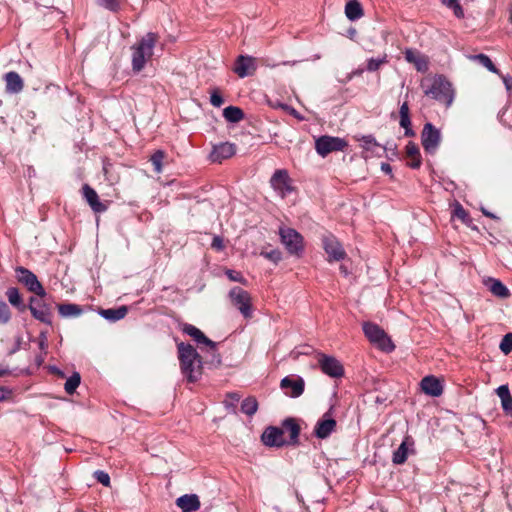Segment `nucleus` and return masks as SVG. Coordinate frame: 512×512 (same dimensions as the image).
<instances>
[{
  "instance_id": "473e14b6",
  "label": "nucleus",
  "mask_w": 512,
  "mask_h": 512,
  "mask_svg": "<svg viewBox=\"0 0 512 512\" xmlns=\"http://www.w3.org/2000/svg\"><path fill=\"white\" fill-rule=\"evenodd\" d=\"M58 309L63 317L79 316L82 313V309L75 304L60 305Z\"/></svg>"
},
{
  "instance_id": "4d7b16f0",
  "label": "nucleus",
  "mask_w": 512,
  "mask_h": 512,
  "mask_svg": "<svg viewBox=\"0 0 512 512\" xmlns=\"http://www.w3.org/2000/svg\"><path fill=\"white\" fill-rule=\"evenodd\" d=\"M229 398H231L233 401H239V396L236 394L229 395Z\"/></svg>"
},
{
  "instance_id": "7ed1b4c3",
  "label": "nucleus",
  "mask_w": 512,
  "mask_h": 512,
  "mask_svg": "<svg viewBox=\"0 0 512 512\" xmlns=\"http://www.w3.org/2000/svg\"><path fill=\"white\" fill-rule=\"evenodd\" d=\"M179 359L182 371L190 381H195L201 373V361L196 350L189 344H178Z\"/></svg>"
},
{
  "instance_id": "603ef678",
  "label": "nucleus",
  "mask_w": 512,
  "mask_h": 512,
  "mask_svg": "<svg viewBox=\"0 0 512 512\" xmlns=\"http://www.w3.org/2000/svg\"><path fill=\"white\" fill-rule=\"evenodd\" d=\"M212 247L218 250L223 249L224 245L222 239L220 237H215L212 241Z\"/></svg>"
},
{
  "instance_id": "680f3d73",
  "label": "nucleus",
  "mask_w": 512,
  "mask_h": 512,
  "mask_svg": "<svg viewBox=\"0 0 512 512\" xmlns=\"http://www.w3.org/2000/svg\"><path fill=\"white\" fill-rule=\"evenodd\" d=\"M510 21L512 22V9L510 10Z\"/></svg>"
},
{
  "instance_id": "20e7f679",
  "label": "nucleus",
  "mask_w": 512,
  "mask_h": 512,
  "mask_svg": "<svg viewBox=\"0 0 512 512\" xmlns=\"http://www.w3.org/2000/svg\"><path fill=\"white\" fill-rule=\"evenodd\" d=\"M363 331L369 341L376 345L379 349L386 352H391L394 350L395 345L393 344L392 340L378 325L366 322L363 324Z\"/></svg>"
},
{
  "instance_id": "2f4dec72",
  "label": "nucleus",
  "mask_w": 512,
  "mask_h": 512,
  "mask_svg": "<svg viewBox=\"0 0 512 512\" xmlns=\"http://www.w3.org/2000/svg\"><path fill=\"white\" fill-rule=\"evenodd\" d=\"M490 291L498 297L506 298L509 296V290L499 280L492 279L490 281Z\"/></svg>"
},
{
  "instance_id": "8fccbe9b",
  "label": "nucleus",
  "mask_w": 512,
  "mask_h": 512,
  "mask_svg": "<svg viewBox=\"0 0 512 512\" xmlns=\"http://www.w3.org/2000/svg\"><path fill=\"white\" fill-rule=\"evenodd\" d=\"M400 125L406 129V132L405 134L406 135H412L413 133L411 132V130H409V125H410V118L409 116H402L400 117Z\"/></svg>"
},
{
  "instance_id": "bb28decb",
  "label": "nucleus",
  "mask_w": 512,
  "mask_h": 512,
  "mask_svg": "<svg viewBox=\"0 0 512 512\" xmlns=\"http://www.w3.org/2000/svg\"><path fill=\"white\" fill-rule=\"evenodd\" d=\"M345 15L351 20H357L363 16V9L357 0H349L345 6Z\"/></svg>"
},
{
  "instance_id": "a19ab883",
  "label": "nucleus",
  "mask_w": 512,
  "mask_h": 512,
  "mask_svg": "<svg viewBox=\"0 0 512 512\" xmlns=\"http://www.w3.org/2000/svg\"><path fill=\"white\" fill-rule=\"evenodd\" d=\"M164 158V153L162 151L155 152L151 157V162L155 167L156 172L160 173L162 171V160Z\"/></svg>"
},
{
  "instance_id": "c85d7f7f",
  "label": "nucleus",
  "mask_w": 512,
  "mask_h": 512,
  "mask_svg": "<svg viewBox=\"0 0 512 512\" xmlns=\"http://www.w3.org/2000/svg\"><path fill=\"white\" fill-rule=\"evenodd\" d=\"M224 118L229 122H239L243 119V111L236 106H228L223 110Z\"/></svg>"
},
{
  "instance_id": "f03ea898",
  "label": "nucleus",
  "mask_w": 512,
  "mask_h": 512,
  "mask_svg": "<svg viewBox=\"0 0 512 512\" xmlns=\"http://www.w3.org/2000/svg\"><path fill=\"white\" fill-rule=\"evenodd\" d=\"M157 39L156 34L148 33L132 46L131 62L133 71L140 72L146 62L151 59Z\"/></svg>"
},
{
  "instance_id": "58836bf2",
  "label": "nucleus",
  "mask_w": 512,
  "mask_h": 512,
  "mask_svg": "<svg viewBox=\"0 0 512 512\" xmlns=\"http://www.w3.org/2000/svg\"><path fill=\"white\" fill-rule=\"evenodd\" d=\"M500 349L506 355L512 351V333H508L503 337Z\"/></svg>"
},
{
  "instance_id": "c756f323",
  "label": "nucleus",
  "mask_w": 512,
  "mask_h": 512,
  "mask_svg": "<svg viewBox=\"0 0 512 512\" xmlns=\"http://www.w3.org/2000/svg\"><path fill=\"white\" fill-rule=\"evenodd\" d=\"M281 430H284V435H289L290 440L292 442H295L297 440L300 432L299 425L292 419L284 421Z\"/></svg>"
},
{
  "instance_id": "0eeeda50",
  "label": "nucleus",
  "mask_w": 512,
  "mask_h": 512,
  "mask_svg": "<svg viewBox=\"0 0 512 512\" xmlns=\"http://www.w3.org/2000/svg\"><path fill=\"white\" fill-rule=\"evenodd\" d=\"M229 299L232 305L235 306L245 318L251 317V296L247 291L240 287H234L229 292Z\"/></svg>"
},
{
  "instance_id": "4be33fe9",
  "label": "nucleus",
  "mask_w": 512,
  "mask_h": 512,
  "mask_svg": "<svg viewBox=\"0 0 512 512\" xmlns=\"http://www.w3.org/2000/svg\"><path fill=\"white\" fill-rule=\"evenodd\" d=\"M83 195L94 212L100 213L107 209V207L100 202L96 191L87 184L83 186Z\"/></svg>"
},
{
  "instance_id": "5fc2aeb1",
  "label": "nucleus",
  "mask_w": 512,
  "mask_h": 512,
  "mask_svg": "<svg viewBox=\"0 0 512 512\" xmlns=\"http://www.w3.org/2000/svg\"><path fill=\"white\" fill-rule=\"evenodd\" d=\"M381 170L385 173H391L392 171L391 166L388 163H382Z\"/></svg>"
},
{
  "instance_id": "6ab92c4d",
  "label": "nucleus",
  "mask_w": 512,
  "mask_h": 512,
  "mask_svg": "<svg viewBox=\"0 0 512 512\" xmlns=\"http://www.w3.org/2000/svg\"><path fill=\"white\" fill-rule=\"evenodd\" d=\"M280 387L287 391L286 394L290 397H299L304 391V380L302 378L292 379L285 377L281 380Z\"/></svg>"
},
{
  "instance_id": "7c9ffc66",
  "label": "nucleus",
  "mask_w": 512,
  "mask_h": 512,
  "mask_svg": "<svg viewBox=\"0 0 512 512\" xmlns=\"http://www.w3.org/2000/svg\"><path fill=\"white\" fill-rule=\"evenodd\" d=\"M7 298L9 302L15 306L18 307L21 311H24L26 309L25 305L22 304V298L19 294V291L17 288L11 287L6 292Z\"/></svg>"
},
{
  "instance_id": "aec40b11",
  "label": "nucleus",
  "mask_w": 512,
  "mask_h": 512,
  "mask_svg": "<svg viewBox=\"0 0 512 512\" xmlns=\"http://www.w3.org/2000/svg\"><path fill=\"white\" fill-rule=\"evenodd\" d=\"M422 391L430 396L438 397L443 392V386L441 381L434 376H426L421 380Z\"/></svg>"
},
{
  "instance_id": "b1692460",
  "label": "nucleus",
  "mask_w": 512,
  "mask_h": 512,
  "mask_svg": "<svg viewBox=\"0 0 512 512\" xmlns=\"http://www.w3.org/2000/svg\"><path fill=\"white\" fill-rule=\"evenodd\" d=\"M6 90L9 93H19L24 87V83L20 75L16 72H8L5 75Z\"/></svg>"
},
{
  "instance_id": "5701e85b",
  "label": "nucleus",
  "mask_w": 512,
  "mask_h": 512,
  "mask_svg": "<svg viewBox=\"0 0 512 512\" xmlns=\"http://www.w3.org/2000/svg\"><path fill=\"white\" fill-rule=\"evenodd\" d=\"M183 331L192 337L198 344H205L211 349H215V343L208 339L203 332L193 325H185Z\"/></svg>"
},
{
  "instance_id": "1a4fd4ad",
  "label": "nucleus",
  "mask_w": 512,
  "mask_h": 512,
  "mask_svg": "<svg viewBox=\"0 0 512 512\" xmlns=\"http://www.w3.org/2000/svg\"><path fill=\"white\" fill-rule=\"evenodd\" d=\"M16 271L18 273V280L26 285L31 292L40 297L45 296V290L35 274L25 268H18Z\"/></svg>"
},
{
  "instance_id": "39448f33",
  "label": "nucleus",
  "mask_w": 512,
  "mask_h": 512,
  "mask_svg": "<svg viewBox=\"0 0 512 512\" xmlns=\"http://www.w3.org/2000/svg\"><path fill=\"white\" fill-rule=\"evenodd\" d=\"M282 244L285 246L290 254L299 256L303 251V238L294 229L289 227H282L279 230Z\"/></svg>"
},
{
  "instance_id": "f3484780",
  "label": "nucleus",
  "mask_w": 512,
  "mask_h": 512,
  "mask_svg": "<svg viewBox=\"0 0 512 512\" xmlns=\"http://www.w3.org/2000/svg\"><path fill=\"white\" fill-rule=\"evenodd\" d=\"M262 441L267 446L280 447L286 443L284 430L277 427H269L262 434Z\"/></svg>"
},
{
  "instance_id": "bf43d9fd",
  "label": "nucleus",
  "mask_w": 512,
  "mask_h": 512,
  "mask_svg": "<svg viewBox=\"0 0 512 512\" xmlns=\"http://www.w3.org/2000/svg\"><path fill=\"white\" fill-rule=\"evenodd\" d=\"M3 391L4 390L0 388V401L4 399V396L2 395Z\"/></svg>"
},
{
  "instance_id": "423d86ee",
  "label": "nucleus",
  "mask_w": 512,
  "mask_h": 512,
  "mask_svg": "<svg viewBox=\"0 0 512 512\" xmlns=\"http://www.w3.org/2000/svg\"><path fill=\"white\" fill-rule=\"evenodd\" d=\"M348 146L344 138L324 135L315 142V148L319 155L325 157L335 151H343Z\"/></svg>"
},
{
  "instance_id": "a211bd4d",
  "label": "nucleus",
  "mask_w": 512,
  "mask_h": 512,
  "mask_svg": "<svg viewBox=\"0 0 512 512\" xmlns=\"http://www.w3.org/2000/svg\"><path fill=\"white\" fill-rule=\"evenodd\" d=\"M405 60L408 63H411L414 65V67L419 72H426L428 70L429 62L428 58L420 53L419 51L413 50V49H406L404 51Z\"/></svg>"
},
{
  "instance_id": "6e6552de",
  "label": "nucleus",
  "mask_w": 512,
  "mask_h": 512,
  "mask_svg": "<svg viewBox=\"0 0 512 512\" xmlns=\"http://www.w3.org/2000/svg\"><path fill=\"white\" fill-rule=\"evenodd\" d=\"M421 141L426 152L434 153L441 141L440 131L430 123L425 124L421 134Z\"/></svg>"
},
{
  "instance_id": "37998d69",
  "label": "nucleus",
  "mask_w": 512,
  "mask_h": 512,
  "mask_svg": "<svg viewBox=\"0 0 512 512\" xmlns=\"http://www.w3.org/2000/svg\"><path fill=\"white\" fill-rule=\"evenodd\" d=\"M10 310L6 303L0 301V322L7 323L10 320Z\"/></svg>"
},
{
  "instance_id": "72a5a7b5",
  "label": "nucleus",
  "mask_w": 512,
  "mask_h": 512,
  "mask_svg": "<svg viewBox=\"0 0 512 512\" xmlns=\"http://www.w3.org/2000/svg\"><path fill=\"white\" fill-rule=\"evenodd\" d=\"M408 456L407 442L403 441L399 448L393 454V462L395 464H402L406 461Z\"/></svg>"
},
{
  "instance_id": "f8f14e48",
  "label": "nucleus",
  "mask_w": 512,
  "mask_h": 512,
  "mask_svg": "<svg viewBox=\"0 0 512 512\" xmlns=\"http://www.w3.org/2000/svg\"><path fill=\"white\" fill-rule=\"evenodd\" d=\"M270 183L282 198L292 191L291 180L286 170H277L271 177Z\"/></svg>"
},
{
  "instance_id": "cd10ccee",
  "label": "nucleus",
  "mask_w": 512,
  "mask_h": 512,
  "mask_svg": "<svg viewBox=\"0 0 512 512\" xmlns=\"http://www.w3.org/2000/svg\"><path fill=\"white\" fill-rule=\"evenodd\" d=\"M127 307L121 306L117 309H103L100 311V315L110 321H117L124 318L127 314Z\"/></svg>"
},
{
  "instance_id": "ea45409f",
  "label": "nucleus",
  "mask_w": 512,
  "mask_h": 512,
  "mask_svg": "<svg viewBox=\"0 0 512 512\" xmlns=\"http://www.w3.org/2000/svg\"><path fill=\"white\" fill-rule=\"evenodd\" d=\"M385 63H387L386 55H383V57L378 58V59L371 58L368 61L367 69L369 71H376L382 64H385Z\"/></svg>"
},
{
  "instance_id": "79ce46f5",
  "label": "nucleus",
  "mask_w": 512,
  "mask_h": 512,
  "mask_svg": "<svg viewBox=\"0 0 512 512\" xmlns=\"http://www.w3.org/2000/svg\"><path fill=\"white\" fill-rule=\"evenodd\" d=\"M210 102L215 107H220L224 103V100L219 89L214 88L211 90Z\"/></svg>"
},
{
  "instance_id": "a18cd8bd",
  "label": "nucleus",
  "mask_w": 512,
  "mask_h": 512,
  "mask_svg": "<svg viewBox=\"0 0 512 512\" xmlns=\"http://www.w3.org/2000/svg\"><path fill=\"white\" fill-rule=\"evenodd\" d=\"M94 476L104 486H106V487L110 486V477H109V475L106 472H104V471H96L94 473Z\"/></svg>"
},
{
  "instance_id": "6e6d98bb",
  "label": "nucleus",
  "mask_w": 512,
  "mask_h": 512,
  "mask_svg": "<svg viewBox=\"0 0 512 512\" xmlns=\"http://www.w3.org/2000/svg\"><path fill=\"white\" fill-rule=\"evenodd\" d=\"M481 210H482V212H483V214H484L485 216L490 217V218H493V219H497V216H496V215H494L493 213H491V212L487 211L485 208H482Z\"/></svg>"
},
{
  "instance_id": "412c9836",
  "label": "nucleus",
  "mask_w": 512,
  "mask_h": 512,
  "mask_svg": "<svg viewBox=\"0 0 512 512\" xmlns=\"http://www.w3.org/2000/svg\"><path fill=\"white\" fill-rule=\"evenodd\" d=\"M176 505L183 512L197 511L200 508V500L196 494H185L177 498Z\"/></svg>"
},
{
  "instance_id": "49530a36",
  "label": "nucleus",
  "mask_w": 512,
  "mask_h": 512,
  "mask_svg": "<svg viewBox=\"0 0 512 512\" xmlns=\"http://www.w3.org/2000/svg\"><path fill=\"white\" fill-rule=\"evenodd\" d=\"M226 275H227V277L231 281H235V282H240L242 284H246V280L244 279V277L239 272H236V271H233V270H227L226 271Z\"/></svg>"
},
{
  "instance_id": "3c124183",
  "label": "nucleus",
  "mask_w": 512,
  "mask_h": 512,
  "mask_svg": "<svg viewBox=\"0 0 512 512\" xmlns=\"http://www.w3.org/2000/svg\"><path fill=\"white\" fill-rule=\"evenodd\" d=\"M362 142H363V147L366 149H370L371 147L376 145L374 139L371 138L370 136L363 137Z\"/></svg>"
},
{
  "instance_id": "13d9d810",
  "label": "nucleus",
  "mask_w": 512,
  "mask_h": 512,
  "mask_svg": "<svg viewBox=\"0 0 512 512\" xmlns=\"http://www.w3.org/2000/svg\"><path fill=\"white\" fill-rule=\"evenodd\" d=\"M504 82H505V84H506L508 89L512 86V81L510 82V80L504 79Z\"/></svg>"
},
{
  "instance_id": "a878e982",
  "label": "nucleus",
  "mask_w": 512,
  "mask_h": 512,
  "mask_svg": "<svg viewBox=\"0 0 512 512\" xmlns=\"http://www.w3.org/2000/svg\"><path fill=\"white\" fill-rule=\"evenodd\" d=\"M497 395L501 399V405L507 415L512 416V396L507 385H502L496 390Z\"/></svg>"
},
{
  "instance_id": "f704fd0d",
  "label": "nucleus",
  "mask_w": 512,
  "mask_h": 512,
  "mask_svg": "<svg viewBox=\"0 0 512 512\" xmlns=\"http://www.w3.org/2000/svg\"><path fill=\"white\" fill-rule=\"evenodd\" d=\"M258 409V402L253 397L246 398L241 404V410L243 413L251 416L255 414Z\"/></svg>"
},
{
  "instance_id": "09e8293b",
  "label": "nucleus",
  "mask_w": 512,
  "mask_h": 512,
  "mask_svg": "<svg viewBox=\"0 0 512 512\" xmlns=\"http://www.w3.org/2000/svg\"><path fill=\"white\" fill-rule=\"evenodd\" d=\"M120 2L121 0H102L103 5L110 10H116Z\"/></svg>"
},
{
  "instance_id": "ddd939ff",
  "label": "nucleus",
  "mask_w": 512,
  "mask_h": 512,
  "mask_svg": "<svg viewBox=\"0 0 512 512\" xmlns=\"http://www.w3.org/2000/svg\"><path fill=\"white\" fill-rule=\"evenodd\" d=\"M323 248L328 255L329 261H340L345 257V251L341 244L332 235H328L323 238Z\"/></svg>"
},
{
  "instance_id": "864d4df0",
  "label": "nucleus",
  "mask_w": 512,
  "mask_h": 512,
  "mask_svg": "<svg viewBox=\"0 0 512 512\" xmlns=\"http://www.w3.org/2000/svg\"><path fill=\"white\" fill-rule=\"evenodd\" d=\"M402 116H409V108L406 102H404L400 107V117Z\"/></svg>"
},
{
  "instance_id": "4468645a",
  "label": "nucleus",
  "mask_w": 512,
  "mask_h": 512,
  "mask_svg": "<svg viewBox=\"0 0 512 512\" xmlns=\"http://www.w3.org/2000/svg\"><path fill=\"white\" fill-rule=\"evenodd\" d=\"M257 69L256 59L251 56H239L236 60L233 71L240 77L251 76Z\"/></svg>"
},
{
  "instance_id": "de8ad7c7",
  "label": "nucleus",
  "mask_w": 512,
  "mask_h": 512,
  "mask_svg": "<svg viewBox=\"0 0 512 512\" xmlns=\"http://www.w3.org/2000/svg\"><path fill=\"white\" fill-rule=\"evenodd\" d=\"M262 255H264L266 258H268L269 260H271L275 263H277L281 260V252L278 250H273L271 252L262 253Z\"/></svg>"
},
{
  "instance_id": "dca6fc26",
  "label": "nucleus",
  "mask_w": 512,
  "mask_h": 512,
  "mask_svg": "<svg viewBox=\"0 0 512 512\" xmlns=\"http://www.w3.org/2000/svg\"><path fill=\"white\" fill-rule=\"evenodd\" d=\"M235 153V144L224 142L213 147L210 158L213 162L221 163L223 160L231 158Z\"/></svg>"
},
{
  "instance_id": "9b49d317",
  "label": "nucleus",
  "mask_w": 512,
  "mask_h": 512,
  "mask_svg": "<svg viewBox=\"0 0 512 512\" xmlns=\"http://www.w3.org/2000/svg\"><path fill=\"white\" fill-rule=\"evenodd\" d=\"M318 363L323 373L330 377H341L344 374L343 366L332 356L320 354Z\"/></svg>"
},
{
  "instance_id": "4c0bfd02",
  "label": "nucleus",
  "mask_w": 512,
  "mask_h": 512,
  "mask_svg": "<svg viewBox=\"0 0 512 512\" xmlns=\"http://www.w3.org/2000/svg\"><path fill=\"white\" fill-rule=\"evenodd\" d=\"M473 59L479 61V63H481L489 71H491L493 73H498L497 68L492 63L491 59L488 56H486L484 54H478V55L474 56Z\"/></svg>"
},
{
  "instance_id": "c9c22d12",
  "label": "nucleus",
  "mask_w": 512,
  "mask_h": 512,
  "mask_svg": "<svg viewBox=\"0 0 512 512\" xmlns=\"http://www.w3.org/2000/svg\"><path fill=\"white\" fill-rule=\"evenodd\" d=\"M80 380H81L80 374L77 372L73 373L72 376L69 379H67V381L65 383V391L68 394H73L75 392V390L77 389V387L79 386Z\"/></svg>"
},
{
  "instance_id": "2eb2a0df",
  "label": "nucleus",
  "mask_w": 512,
  "mask_h": 512,
  "mask_svg": "<svg viewBox=\"0 0 512 512\" xmlns=\"http://www.w3.org/2000/svg\"><path fill=\"white\" fill-rule=\"evenodd\" d=\"M29 309L37 320L46 324H51V311L44 302L32 297L30 299Z\"/></svg>"
},
{
  "instance_id": "c03bdc74",
  "label": "nucleus",
  "mask_w": 512,
  "mask_h": 512,
  "mask_svg": "<svg viewBox=\"0 0 512 512\" xmlns=\"http://www.w3.org/2000/svg\"><path fill=\"white\" fill-rule=\"evenodd\" d=\"M453 216L457 217L458 219L462 220L463 222H466L468 214L465 211V209L461 206V204L456 203L454 205V209H453Z\"/></svg>"
},
{
  "instance_id": "e433bc0d",
  "label": "nucleus",
  "mask_w": 512,
  "mask_h": 512,
  "mask_svg": "<svg viewBox=\"0 0 512 512\" xmlns=\"http://www.w3.org/2000/svg\"><path fill=\"white\" fill-rule=\"evenodd\" d=\"M442 4L448 7L449 9H452L454 12V15L458 18L464 17V11L460 5V0H441Z\"/></svg>"
},
{
  "instance_id": "393cba45",
  "label": "nucleus",
  "mask_w": 512,
  "mask_h": 512,
  "mask_svg": "<svg viewBox=\"0 0 512 512\" xmlns=\"http://www.w3.org/2000/svg\"><path fill=\"white\" fill-rule=\"evenodd\" d=\"M405 151L406 157L409 159L408 165L413 169L419 168L421 166L422 160L418 146L413 142H409Z\"/></svg>"
},
{
  "instance_id": "052dcab7",
  "label": "nucleus",
  "mask_w": 512,
  "mask_h": 512,
  "mask_svg": "<svg viewBox=\"0 0 512 512\" xmlns=\"http://www.w3.org/2000/svg\"><path fill=\"white\" fill-rule=\"evenodd\" d=\"M290 112H291V114H293L294 116L298 117V115H297V113H296V111H295L294 109H291V111H290Z\"/></svg>"
},
{
  "instance_id": "9d476101",
  "label": "nucleus",
  "mask_w": 512,
  "mask_h": 512,
  "mask_svg": "<svg viewBox=\"0 0 512 512\" xmlns=\"http://www.w3.org/2000/svg\"><path fill=\"white\" fill-rule=\"evenodd\" d=\"M336 427V420L330 412H327L317 421L314 427V434L319 439H326L336 430Z\"/></svg>"
},
{
  "instance_id": "f257e3e1",
  "label": "nucleus",
  "mask_w": 512,
  "mask_h": 512,
  "mask_svg": "<svg viewBox=\"0 0 512 512\" xmlns=\"http://www.w3.org/2000/svg\"><path fill=\"white\" fill-rule=\"evenodd\" d=\"M420 87L425 96L444 103L450 107L455 98V89L453 84L442 74H433L424 77L420 82Z\"/></svg>"
}]
</instances>
